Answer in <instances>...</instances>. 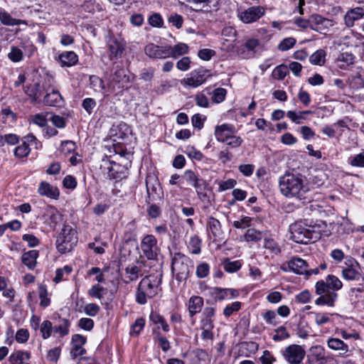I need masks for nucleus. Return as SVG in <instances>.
Listing matches in <instances>:
<instances>
[{
    "label": "nucleus",
    "instance_id": "1",
    "mask_svg": "<svg viewBox=\"0 0 364 364\" xmlns=\"http://www.w3.org/2000/svg\"><path fill=\"white\" fill-rule=\"evenodd\" d=\"M279 188L281 193L289 198L304 200L305 193L310 191L306 177L301 173L286 172L279 178Z\"/></svg>",
    "mask_w": 364,
    "mask_h": 364
},
{
    "label": "nucleus",
    "instance_id": "2",
    "mask_svg": "<svg viewBox=\"0 0 364 364\" xmlns=\"http://www.w3.org/2000/svg\"><path fill=\"white\" fill-rule=\"evenodd\" d=\"M162 275L159 272L145 276L139 283L135 292L136 302L140 305L147 303L161 291Z\"/></svg>",
    "mask_w": 364,
    "mask_h": 364
},
{
    "label": "nucleus",
    "instance_id": "3",
    "mask_svg": "<svg viewBox=\"0 0 364 364\" xmlns=\"http://www.w3.org/2000/svg\"><path fill=\"white\" fill-rule=\"evenodd\" d=\"M216 309L213 306H206L203 309L199 317V328L201 330L200 338L205 346L214 339V321Z\"/></svg>",
    "mask_w": 364,
    "mask_h": 364
},
{
    "label": "nucleus",
    "instance_id": "4",
    "mask_svg": "<svg viewBox=\"0 0 364 364\" xmlns=\"http://www.w3.org/2000/svg\"><path fill=\"white\" fill-rule=\"evenodd\" d=\"M193 266V261L187 256L181 253L174 254L172 258L171 269L178 281L186 280Z\"/></svg>",
    "mask_w": 364,
    "mask_h": 364
},
{
    "label": "nucleus",
    "instance_id": "5",
    "mask_svg": "<svg viewBox=\"0 0 364 364\" xmlns=\"http://www.w3.org/2000/svg\"><path fill=\"white\" fill-rule=\"evenodd\" d=\"M77 242L75 229H61L56 239V248L60 253L65 254L72 251Z\"/></svg>",
    "mask_w": 364,
    "mask_h": 364
},
{
    "label": "nucleus",
    "instance_id": "6",
    "mask_svg": "<svg viewBox=\"0 0 364 364\" xmlns=\"http://www.w3.org/2000/svg\"><path fill=\"white\" fill-rule=\"evenodd\" d=\"M36 47L30 41H26L20 46H12L10 48L7 57L12 63H19L22 61L25 55L30 58L36 52Z\"/></svg>",
    "mask_w": 364,
    "mask_h": 364
},
{
    "label": "nucleus",
    "instance_id": "7",
    "mask_svg": "<svg viewBox=\"0 0 364 364\" xmlns=\"http://www.w3.org/2000/svg\"><path fill=\"white\" fill-rule=\"evenodd\" d=\"M210 77L209 71L203 68L193 70L181 83L184 87L196 88L205 82Z\"/></svg>",
    "mask_w": 364,
    "mask_h": 364
},
{
    "label": "nucleus",
    "instance_id": "8",
    "mask_svg": "<svg viewBox=\"0 0 364 364\" xmlns=\"http://www.w3.org/2000/svg\"><path fill=\"white\" fill-rule=\"evenodd\" d=\"M265 14V9L261 6H253L247 9H238L237 16L243 23H252L257 21Z\"/></svg>",
    "mask_w": 364,
    "mask_h": 364
},
{
    "label": "nucleus",
    "instance_id": "9",
    "mask_svg": "<svg viewBox=\"0 0 364 364\" xmlns=\"http://www.w3.org/2000/svg\"><path fill=\"white\" fill-rule=\"evenodd\" d=\"M284 360L289 364H301L305 357V350L299 345L291 344L282 351Z\"/></svg>",
    "mask_w": 364,
    "mask_h": 364
},
{
    "label": "nucleus",
    "instance_id": "10",
    "mask_svg": "<svg viewBox=\"0 0 364 364\" xmlns=\"http://www.w3.org/2000/svg\"><path fill=\"white\" fill-rule=\"evenodd\" d=\"M145 267L146 265L142 261H137L135 264L127 266L124 269V282L129 284L136 281L146 272Z\"/></svg>",
    "mask_w": 364,
    "mask_h": 364
},
{
    "label": "nucleus",
    "instance_id": "11",
    "mask_svg": "<svg viewBox=\"0 0 364 364\" xmlns=\"http://www.w3.org/2000/svg\"><path fill=\"white\" fill-rule=\"evenodd\" d=\"M343 287V283L341 279L335 275H328L326 278V282L320 280L316 283V294H323L326 290L332 289L333 291L340 290Z\"/></svg>",
    "mask_w": 364,
    "mask_h": 364
},
{
    "label": "nucleus",
    "instance_id": "12",
    "mask_svg": "<svg viewBox=\"0 0 364 364\" xmlns=\"http://www.w3.org/2000/svg\"><path fill=\"white\" fill-rule=\"evenodd\" d=\"M346 267L342 269V277L347 281L359 280L360 274V267L357 261L353 258L347 259Z\"/></svg>",
    "mask_w": 364,
    "mask_h": 364
},
{
    "label": "nucleus",
    "instance_id": "13",
    "mask_svg": "<svg viewBox=\"0 0 364 364\" xmlns=\"http://www.w3.org/2000/svg\"><path fill=\"white\" fill-rule=\"evenodd\" d=\"M209 294L215 301H223L237 298L239 291L235 289L214 287L209 288Z\"/></svg>",
    "mask_w": 364,
    "mask_h": 364
},
{
    "label": "nucleus",
    "instance_id": "14",
    "mask_svg": "<svg viewBox=\"0 0 364 364\" xmlns=\"http://www.w3.org/2000/svg\"><path fill=\"white\" fill-rule=\"evenodd\" d=\"M141 249L148 259H155L159 251L155 237L151 235L145 236L141 242Z\"/></svg>",
    "mask_w": 364,
    "mask_h": 364
},
{
    "label": "nucleus",
    "instance_id": "15",
    "mask_svg": "<svg viewBox=\"0 0 364 364\" xmlns=\"http://www.w3.org/2000/svg\"><path fill=\"white\" fill-rule=\"evenodd\" d=\"M311 30L320 33H326L329 28L333 26L332 20L322 17L318 14L311 16Z\"/></svg>",
    "mask_w": 364,
    "mask_h": 364
},
{
    "label": "nucleus",
    "instance_id": "16",
    "mask_svg": "<svg viewBox=\"0 0 364 364\" xmlns=\"http://www.w3.org/2000/svg\"><path fill=\"white\" fill-rule=\"evenodd\" d=\"M144 53L150 58L166 59L168 58V45L160 46L151 43L144 47Z\"/></svg>",
    "mask_w": 364,
    "mask_h": 364
},
{
    "label": "nucleus",
    "instance_id": "17",
    "mask_svg": "<svg viewBox=\"0 0 364 364\" xmlns=\"http://www.w3.org/2000/svg\"><path fill=\"white\" fill-rule=\"evenodd\" d=\"M260 46V42L256 38H249L238 48V54L242 58H251Z\"/></svg>",
    "mask_w": 364,
    "mask_h": 364
},
{
    "label": "nucleus",
    "instance_id": "18",
    "mask_svg": "<svg viewBox=\"0 0 364 364\" xmlns=\"http://www.w3.org/2000/svg\"><path fill=\"white\" fill-rule=\"evenodd\" d=\"M86 341V337L80 334H74L72 336V349L70 350V356L73 359L85 353V350L83 348V346L85 344Z\"/></svg>",
    "mask_w": 364,
    "mask_h": 364
},
{
    "label": "nucleus",
    "instance_id": "19",
    "mask_svg": "<svg viewBox=\"0 0 364 364\" xmlns=\"http://www.w3.org/2000/svg\"><path fill=\"white\" fill-rule=\"evenodd\" d=\"M236 129L234 125L230 124H223L217 126L215 129V136L216 139L225 143L233 134H236Z\"/></svg>",
    "mask_w": 364,
    "mask_h": 364
},
{
    "label": "nucleus",
    "instance_id": "20",
    "mask_svg": "<svg viewBox=\"0 0 364 364\" xmlns=\"http://www.w3.org/2000/svg\"><path fill=\"white\" fill-rule=\"evenodd\" d=\"M188 316L190 318H194V316L201 312L204 306L203 298L200 296L193 295L191 296L186 304Z\"/></svg>",
    "mask_w": 364,
    "mask_h": 364
},
{
    "label": "nucleus",
    "instance_id": "21",
    "mask_svg": "<svg viewBox=\"0 0 364 364\" xmlns=\"http://www.w3.org/2000/svg\"><path fill=\"white\" fill-rule=\"evenodd\" d=\"M308 360L311 364H324L326 361L324 348L320 345L312 346L309 350Z\"/></svg>",
    "mask_w": 364,
    "mask_h": 364
},
{
    "label": "nucleus",
    "instance_id": "22",
    "mask_svg": "<svg viewBox=\"0 0 364 364\" xmlns=\"http://www.w3.org/2000/svg\"><path fill=\"white\" fill-rule=\"evenodd\" d=\"M364 16V9L362 7H355L349 9L343 17L345 25L347 27H353L355 21L361 19Z\"/></svg>",
    "mask_w": 364,
    "mask_h": 364
},
{
    "label": "nucleus",
    "instance_id": "23",
    "mask_svg": "<svg viewBox=\"0 0 364 364\" xmlns=\"http://www.w3.org/2000/svg\"><path fill=\"white\" fill-rule=\"evenodd\" d=\"M129 77L126 74V70L117 66L112 76L111 85L114 87L117 85L119 88L124 87L129 82Z\"/></svg>",
    "mask_w": 364,
    "mask_h": 364
},
{
    "label": "nucleus",
    "instance_id": "24",
    "mask_svg": "<svg viewBox=\"0 0 364 364\" xmlns=\"http://www.w3.org/2000/svg\"><path fill=\"white\" fill-rule=\"evenodd\" d=\"M44 97L43 103L48 106L60 107L63 104V98L58 90L52 88L48 89Z\"/></svg>",
    "mask_w": 364,
    "mask_h": 364
},
{
    "label": "nucleus",
    "instance_id": "25",
    "mask_svg": "<svg viewBox=\"0 0 364 364\" xmlns=\"http://www.w3.org/2000/svg\"><path fill=\"white\" fill-rule=\"evenodd\" d=\"M146 186L147 195L150 199L155 200L156 198H160V185L155 177H147L146 179Z\"/></svg>",
    "mask_w": 364,
    "mask_h": 364
},
{
    "label": "nucleus",
    "instance_id": "26",
    "mask_svg": "<svg viewBox=\"0 0 364 364\" xmlns=\"http://www.w3.org/2000/svg\"><path fill=\"white\" fill-rule=\"evenodd\" d=\"M311 231L309 229H291L290 238L301 244H308L311 239Z\"/></svg>",
    "mask_w": 364,
    "mask_h": 364
},
{
    "label": "nucleus",
    "instance_id": "27",
    "mask_svg": "<svg viewBox=\"0 0 364 364\" xmlns=\"http://www.w3.org/2000/svg\"><path fill=\"white\" fill-rule=\"evenodd\" d=\"M326 344L331 350L340 351L341 355H346L349 351L348 345L338 338L329 337L326 340Z\"/></svg>",
    "mask_w": 364,
    "mask_h": 364
},
{
    "label": "nucleus",
    "instance_id": "28",
    "mask_svg": "<svg viewBox=\"0 0 364 364\" xmlns=\"http://www.w3.org/2000/svg\"><path fill=\"white\" fill-rule=\"evenodd\" d=\"M38 192L40 195L52 199H57L60 195L58 188L46 181H43L40 183Z\"/></svg>",
    "mask_w": 364,
    "mask_h": 364
},
{
    "label": "nucleus",
    "instance_id": "29",
    "mask_svg": "<svg viewBox=\"0 0 364 364\" xmlns=\"http://www.w3.org/2000/svg\"><path fill=\"white\" fill-rule=\"evenodd\" d=\"M320 296L315 300V304L318 306H328L333 307L338 298V294L334 291H326L323 294H319Z\"/></svg>",
    "mask_w": 364,
    "mask_h": 364
},
{
    "label": "nucleus",
    "instance_id": "30",
    "mask_svg": "<svg viewBox=\"0 0 364 364\" xmlns=\"http://www.w3.org/2000/svg\"><path fill=\"white\" fill-rule=\"evenodd\" d=\"M31 353L26 350H17L9 358V364H30Z\"/></svg>",
    "mask_w": 364,
    "mask_h": 364
},
{
    "label": "nucleus",
    "instance_id": "31",
    "mask_svg": "<svg viewBox=\"0 0 364 364\" xmlns=\"http://www.w3.org/2000/svg\"><path fill=\"white\" fill-rule=\"evenodd\" d=\"M288 267L294 273L304 274L306 271L307 264L303 259L294 257L288 262Z\"/></svg>",
    "mask_w": 364,
    "mask_h": 364
},
{
    "label": "nucleus",
    "instance_id": "32",
    "mask_svg": "<svg viewBox=\"0 0 364 364\" xmlns=\"http://www.w3.org/2000/svg\"><path fill=\"white\" fill-rule=\"evenodd\" d=\"M168 58H177L179 56L187 54L189 52V47L184 43H178L173 46L168 45Z\"/></svg>",
    "mask_w": 364,
    "mask_h": 364
},
{
    "label": "nucleus",
    "instance_id": "33",
    "mask_svg": "<svg viewBox=\"0 0 364 364\" xmlns=\"http://www.w3.org/2000/svg\"><path fill=\"white\" fill-rule=\"evenodd\" d=\"M58 58L62 66L70 67L78 61V56L74 51H64L60 54Z\"/></svg>",
    "mask_w": 364,
    "mask_h": 364
},
{
    "label": "nucleus",
    "instance_id": "34",
    "mask_svg": "<svg viewBox=\"0 0 364 364\" xmlns=\"http://www.w3.org/2000/svg\"><path fill=\"white\" fill-rule=\"evenodd\" d=\"M73 272V267L70 265H65L62 268H58L55 270V276L53 278V282L55 284H58L63 281L68 280V276Z\"/></svg>",
    "mask_w": 364,
    "mask_h": 364
},
{
    "label": "nucleus",
    "instance_id": "35",
    "mask_svg": "<svg viewBox=\"0 0 364 364\" xmlns=\"http://www.w3.org/2000/svg\"><path fill=\"white\" fill-rule=\"evenodd\" d=\"M38 257V252L37 250H30L23 254L22 262L28 269H33L36 267V259Z\"/></svg>",
    "mask_w": 364,
    "mask_h": 364
},
{
    "label": "nucleus",
    "instance_id": "36",
    "mask_svg": "<svg viewBox=\"0 0 364 364\" xmlns=\"http://www.w3.org/2000/svg\"><path fill=\"white\" fill-rule=\"evenodd\" d=\"M0 21L6 26H18L25 22L20 19H16L11 17L9 13L3 9H0Z\"/></svg>",
    "mask_w": 364,
    "mask_h": 364
},
{
    "label": "nucleus",
    "instance_id": "37",
    "mask_svg": "<svg viewBox=\"0 0 364 364\" xmlns=\"http://www.w3.org/2000/svg\"><path fill=\"white\" fill-rule=\"evenodd\" d=\"M193 187L196 189V194L200 200H208V196L206 193L208 183L204 179L200 178Z\"/></svg>",
    "mask_w": 364,
    "mask_h": 364
},
{
    "label": "nucleus",
    "instance_id": "38",
    "mask_svg": "<svg viewBox=\"0 0 364 364\" xmlns=\"http://www.w3.org/2000/svg\"><path fill=\"white\" fill-rule=\"evenodd\" d=\"M314 315V321L317 326H323L332 322L333 314L328 312H311Z\"/></svg>",
    "mask_w": 364,
    "mask_h": 364
},
{
    "label": "nucleus",
    "instance_id": "39",
    "mask_svg": "<svg viewBox=\"0 0 364 364\" xmlns=\"http://www.w3.org/2000/svg\"><path fill=\"white\" fill-rule=\"evenodd\" d=\"M70 322L68 319L63 318L60 323L53 326V332L60 337H63L69 334Z\"/></svg>",
    "mask_w": 364,
    "mask_h": 364
},
{
    "label": "nucleus",
    "instance_id": "40",
    "mask_svg": "<svg viewBox=\"0 0 364 364\" xmlns=\"http://www.w3.org/2000/svg\"><path fill=\"white\" fill-rule=\"evenodd\" d=\"M33 103H38L41 102L42 96V90L39 84H35L31 89L25 90Z\"/></svg>",
    "mask_w": 364,
    "mask_h": 364
},
{
    "label": "nucleus",
    "instance_id": "41",
    "mask_svg": "<svg viewBox=\"0 0 364 364\" xmlns=\"http://www.w3.org/2000/svg\"><path fill=\"white\" fill-rule=\"evenodd\" d=\"M224 269L228 273H234L237 272L242 267V262L240 260L230 261L226 258L222 263Z\"/></svg>",
    "mask_w": 364,
    "mask_h": 364
},
{
    "label": "nucleus",
    "instance_id": "42",
    "mask_svg": "<svg viewBox=\"0 0 364 364\" xmlns=\"http://www.w3.org/2000/svg\"><path fill=\"white\" fill-rule=\"evenodd\" d=\"M38 295L40 299V306L46 308L50 304V299L48 297L47 288L43 284L38 287Z\"/></svg>",
    "mask_w": 364,
    "mask_h": 364
},
{
    "label": "nucleus",
    "instance_id": "43",
    "mask_svg": "<svg viewBox=\"0 0 364 364\" xmlns=\"http://www.w3.org/2000/svg\"><path fill=\"white\" fill-rule=\"evenodd\" d=\"M241 307L242 303L240 301H233L225 306L223 314L226 318H228L233 314L239 311Z\"/></svg>",
    "mask_w": 364,
    "mask_h": 364
},
{
    "label": "nucleus",
    "instance_id": "44",
    "mask_svg": "<svg viewBox=\"0 0 364 364\" xmlns=\"http://www.w3.org/2000/svg\"><path fill=\"white\" fill-rule=\"evenodd\" d=\"M109 49L110 51L111 58L113 57L118 58L121 56L123 51L122 46L116 40H112L109 41Z\"/></svg>",
    "mask_w": 364,
    "mask_h": 364
},
{
    "label": "nucleus",
    "instance_id": "45",
    "mask_svg": "<svg viewBox=\"0 0 364 364\" xmlns=\"http://www.w3.org/2000/svg\"><path fill=\"white\" fill-rule=\"evenodd\" d=\"M145 326V320L143 318H138L131 326L129 334L131 336H137L144 329Z\"/></svg>",
    "mask_w": 364,
    "mask_h": 364
},
{
    "label": "nucleus",
    "instance_id": "46",
    "mask_svg": "<svg viewBox=\"0 0 364 364\" xmlns=\"http://www.w3.org/2000/svg\"><path fill=\"white\" fill-rule=\"evenodd\" d=\"M311 112L309 111V110L299 112H296L294 111H289L287 113V116L293 122L299 124L302 123V121L305 119L304 114H311Z\"/></svg>",
    "mask_w": 364,
    "mask_h": 364
},
{
    "label": "nucleus",
    "instance_id": "47",
    "mask_svg": "<svg viewBox=\"0 0 364 364\" xmlns=\"http://www.w3.org/2000/svg\"><path fill=\"white\" fill-rule=\"evenodd\" d=\"M326 53L323 50H318L309 58V61L313 65H321L325 62Z\"/></svg>",
    "mask_w": 364,
    "mask_h": 364
},
{
    "label": "nucleus",
    "instance_id": "48",
    "mask_svg": "<svg viewBox=\"0 0 364 364\" xmlns=\"http://www.w3.org/2000/svg\"><path fill=\"white\" fill-rule=\"evenodd\" d=\"M150 320L155 324L160 325V327L164 331L168 332L169 331V326L166 323L165 318L157 313H152L150 315Z\"/></svg>",
    "mask_w": 364,
    "mask_h": 364
},
{
    "label": "nucleus",
    "instance_id": "49",
    "mask_svg": "<svg viewBox=\"0 0 364 364\" xmlns=\"http://www.w3.org/2000/svg\"><path fill=\"white\" fill-rule=\"evenodd\" d=\"M40 331L43 339L50 338L53 331L52 323L48 320L43 321L41 324Z\"/></svg>",
    "mask_w": 364,
    "mask_h": 364
},
{
    "label": "nucleus",
    "instance_id": "50",
    "mask_svg": "<svg viewBox=\"0 0 364 364\" xmlns=\"http://www.w3.org/2000/svg\"><path fill=\"white\" fill-rule=\"evenodd\" d=\"M182 178L187 182L188 185L193 186L200 178L198 174L191 169L186 170L182 176Z\"/></svg>",
    "mask_w": 364,
    "mask_h": 364
},
{
    "label": "nucleus",
    "instance_id": "51",
    "mask_svg": "<svg viewBox=\"0 0 364 364\" xmlns=\"http://www.w3.org/2000/svg\"><path fill=\"white\" fill-rule=\"evenodd\" d=\"M19 142V137L14 134H7L0 136V146H3L5 143L9 145H16Z\"/></svg>",
    "mask_w": 364,
    "mask_h": 364
},
{
    "label": "nucleus",
    "instance_id": "52",
    "mask_svg": "<svg viewBox=\"0 0 364 364\" xmlns=\"http://www.w3.org/2000/svg\"><path fill=\"white\" fill-rule=\"evenodd\" d=\"M104 291L105 289L103 287L96 284L91 287V288L87 291V294L92 298L102 299L103 298Z\"/></svg>",
    "mask_w": 364,
    "mask_h": 364
},
{
    "label": "nucleus",
    "instance_id": "53",
    "mask_svg": "<svg viewBox=\"0 0 364 364\" xmlns=\"http://www.w3.org/2000/svg\"><path fill=\"white\" fill-rule=\"evenodd\" d=\"M265 322L272 326H276L279 323L276 313L272 310H268L262 315Z\"/></svg>",
    "mask_w": 364,
    "mask_h": 364
},
{
    "label": "nucleus",
    "instance_id": "54",
    "mask_svg": "<svg viewBox=\"0 0 364 364\" xmlns=\"http://www.w3.org/2000/svg\"><path fill=\"white\" fill-rule=\"evenodd\" d=\"M227 90L222 87L216 88L213 90L212 94V101L215 103H220L225 99Z\"/></svg>",
    "mask_w": 364,
    "mask_h": 364
},
{
    "label": "nucleus",
    "instance_id": "55",
    "mask_svg": "<svg viewBox=\"0 0 364 364\" xmlns=\"http://www.w3.org/2000/svg\"><path fill=\"white\" fill-rule=\"evenodd\" d=\"M274 334L272 336V339L274 341H281L287 339L290 337L286 327L280 326L274 330Z\"/></svg>",
    "mask_w": 364,
    "mask_h": 364
},
{
    "label": "nucleus",
    "instance_id": "56",
    "mask_svg": "<svg viewBox=\"0 0 364 364\" xmlns=\"http://www.w3.org/2000/svg\"><path fill=\"white\" fill-rule=\"evenodd\" d=\"M31 149L28 146H26L25 143H21L20 145L14 149V154L17 158H24L28 156L30 154Z\"/></svg>",
    "mask_w": 364,
    "mask_h": 364
},
{
    "label": "nucleus",
    "instance_id": "57",
    "mask_svg": "<svg viewBox=\"0 0 364 364\" xmlns=\"http://www.w3.org/2000/svg\"><path fill=\"white\" fill-rule=\"evenodd\" d=\"M107 269L102 270L100 268L94 267L87 271V274L88 276L95 275V279L99 283L105 282V276L104 272L106 271Z\"/></svg>",
    "mask_w": 364,
    "mask_h": 364
},
{
    "label": "nucleus",
    "instance_id": "58",
    "mask_svg": "<svg viewBox=\"0 0 364 364\" xmlns=\"http://www.w3.org/2000/svg\"><path fill=\"white\" fill-rule=\"evenodd\" d=\"M296 41L293 37L284 38L278 45V49L281 51H287L294 46Z\"/></svg>",
    "mask_w": 364,
    "mask_h": 364
},
{
    "label": "nucleus",
    "instance_id": "59",
    "mask_svg": "<svg viewBox=\"0 0 364 364\" xmlns=\"http://www.w3.org/2000/svg\"><path fill=\"white\" fill-rule=\"evenodd\" d=\"M245 237L248 242H256L262 239V232L257 229H247Z\"/></svg>",
    "mask_w": 364,
    "mask_h": 364
},
{
    "label": "nucleus",
    "instance_id": "60",
    "mask_svg": "<svg viewBox=\"0 0 364 364\" xmlns=\"http://www.w3.org/2000/svg\"><path fill=\"white\" fill-rule=\"evenodd\" d=\"M210 272V266L206 262L200 263L197 267L196 271V274L198 278H205L206 277Z\"/></svg>",
    "mask_w": 364,
    "mask_h": 364
},
{
    "label": "nucleus",
    "instance_id": "61",
    "mask_svg": "<svg viewBox=\"0 0 364 364\" xmlns=\"http://www.w3.org/2000/svg\"><path fill=\"white\" fill-rule=\"evenodd\" d=\"M218 184V191L223 192L233 188L237 184V181L233 178H229L226 181H220Z\"/></svg>",
    "mask_w": 364,
    "mask_h": 364
},
{
    "label": "nucleus",
    "instance_id": "62",
    "mask_svg": "<svg viewBox=\"0 0 364 364\" xmlns=\"http://www.w3.org/2000/svg\"><path fill=\"white\" fill-rule=\"evenodd\" d=\"M201 241L197 236L191 237L189 240V247L193 254L198 255L200 252Z\"/></svg>",
    "mask_w": 364,
    "mask_h": 364
},
{
    "label": "nucleus",
    "instance_id": "63",
    "mask_svg": "<svg viewBox=\"0 0 364 364\" xmlns=\"http://www.w3.org/2000/svg\"><path fill=\"white\" fill-rule=\"evenodd\" d=\"M90 85L95 90H103L105 89L103 80L96 75L90 77Z\"/></svg>",
    "mask_w": 364,
    "mask_h": 364
},
{
    "label": "nucleus",
    "instance_id": "64",
    "mask_svg": "<svg viewBox=\"0 0 364 364\" xmlns=\"http://www.w3.org/2000/svg\"><path fill=\"white\" fill-rule=\"evenodd\" d=\"M288 72L287 67L284 65H279L274 68L272 73V76L275 79L283 80Z\"/></svg>",
    "mask_w": 364,
    "mask_h": 364
}]
</instances>
